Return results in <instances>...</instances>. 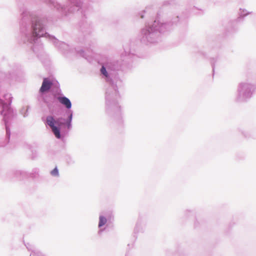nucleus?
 I'll use <instances>...</instances> for the list:
<instances>
[{"label":"nucleus","instance_id":"f257e3e1","mask_svg":"<svg viewBox=\"0 0 256 256\" xmlns=\"http://www.w3.org/2000/svg\"><path fill=\"white\" fill-rule=\"evenodd\" d=\"M46 123L50 128L55 136L58 138H60V126L64 124L62 122H60V119L58 118L56 120L52 116H49L46 118Z\"/></svg>","mask_w":256,"mask_h":256},{"label":"nucleus","instance_id":"f03ea898","mask_svg":"<svg viewBox=\"0 0 256 256\" xmlns=\"http://www.w3.org/2000/svg\"><path fill=\"white\" fill-rule=\"evenodd\" d=\"M34 34L36 36L40 37L44 34V30L40 22H36L34 26Z\"/></svg>","mask_w":256,"mask_h":256},{"label":"nucleus","instance_id":"7ed1b4c3","mask_svg":"<svg viewBox=\"0 0 256 256\" xmlns=\"http://www.w3.org/2000/svg\"><path fill=\"white\" fill-rule=\"evenodd\" d=\"M52 85V81L49 80L47 78H44L43 80L42 86L40 88V92H44L48 91Z\"/></svg>","mask_w":256,"mask_h":256},{"label":"nucleus","instance_id":"20e7f679","mask_svg":"<svg viewBox=\"0 0 256 256\" xmlns=\"http://www.w3.org/2000/svg\"><path fill=\"white\" fill-rule=\"evenodd\" d=\"M58 101L62 104L64 105L67 108H70L72 106V104L69 100L66 97H58Z\"/></svg>","mask_w":256,"mask_h":256},{"label":"nucleus","instance_id":"39448f33","mask_svg":"<svg viewBox=\"0 0 256 256\" xmlns=\"http://www.w3.org/2000/svg\"><path fill=\"white\" fill-rule=\"evenodd\" d=\"M106 218H104L103 216H100V220H99V224H98V227H101L104 225L106 222Z\"/></svg>","mask_w":256,"mask_h":256},{"label":"nucleus","instance_id":"423d86ee","mask_svg":"<svg viewBox=\"0 0 256 256\" xmlns=\"http://www.w3.org/2000/svg\"><path fill=\"white\" fill-rule=\"evenodd\" d=\"M50 174L53 176H58V171L56 168H54L51 172Z\"/></svg>","mask_w":256,"mask_h":256},{"label":"nucleus","instance_id":"0eeeda50","mask_svg":"<svg viewBox=\"0 0 256 256\" xmlns=\"http://www.w3.org/2000/svg\"><path fill=\"white\" fill-rule=\"evenodd\" d=\"M100 71H101V72L106 77H108V72L106 70V68L102 66L101 70H100Z\"/></svg>","mask_w":256,"mask_h":256},{"label":"nucleus","instance_id":"6e6552de","mask_svg":"<svg viewBox=\"0 0 256 256\" xmlns=\"http://www.w3.org/2000/svg\"><path fill=\"white\" fill-rule=\"evenodd\" d=\"M70 122H69V123L68 124V128H70Z\"/></svg>","mask_w":256,"mask_h":256},{"label":"nucleus","instance_id":"1a4fd4ad","mask_svg":"<svg viewBox=\"0 0 256 256\" xmlns=\"http://www.w3.org/2000/svg\"><path fill=\"white\" fill-rule=\"evenodd\" d=\"M72 115L71 114V115L70 116V120H71V119H72Z\"/></svg>","mask_w":256,"mask_h":256}]
</instances>
